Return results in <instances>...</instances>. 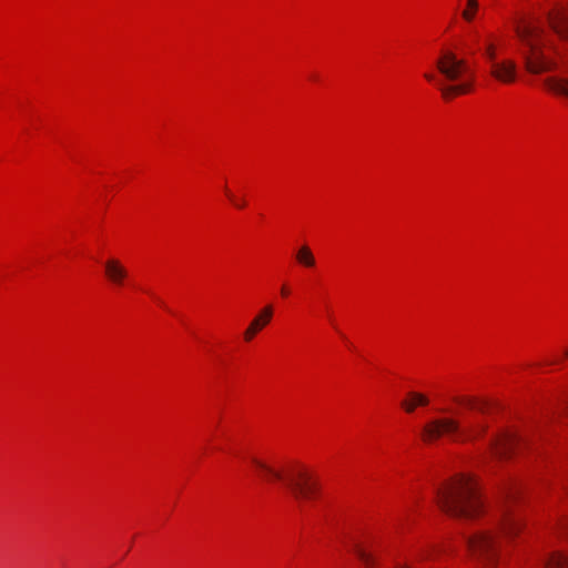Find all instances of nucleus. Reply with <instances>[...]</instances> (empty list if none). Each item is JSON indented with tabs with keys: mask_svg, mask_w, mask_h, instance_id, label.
Wrapping results in <instances>:
<instances>
[{
	"mask_svg": "<svg viewBox=\"0 0 568 568\" xmlns=\"http://www.w3.org/2000/svg\"><path fill=\"white\" fill-rule=\"evenodd\" d=\"M251 463L263 480L282 481L297 501L312 499L318 493V481L302 466L291 467L284 473L256 457L251 458Z\"/></svg>",
	"mask_w": 568,
	"mask_h": 568,
	"instance_id": "4",
	"label": "nucleus"
},
{
	"mask_svg": "<svg viewBox=\"0 0 568 568\" xmlns=\"http://www.w3.org/2000/svg\"><path fill=\"white\" fill-rule=\"evenodd\" d=\"M526 446V440L518 434L506 432L491 440L493 454L500 459L508 458L516 450Z\"/></svg>",
	"mask_w": 568,
	"mask_h": 568,
	"instance_id": "8",
	"label": "nucleus"
},
{
	"mask_svg": "<svg viewBox=\"0 0 568 568\" xmlns=\"http://www.w3.org/2000/svg\"><path fill=\"white\" fill-rule=\"evenodd\" d=\"M485 55L487 57V59L489 60L490 62V65H493V61H498L496 59V51H495V47L493 44H488L486 47V50H485Z\"/></svg>",
	"mask_w": 568,
	"mask_h": 568,
	"instance_id": "19",
	"label": "nucleus"
},
{
	"mask_svg": "<svg viewBox=\"0 0 568 568\" xmlns=\"http://www.w3.org/2000/svg\"><path fill=\"white\" fill-rule=\"evenodd\" d=\"M548 21L552 30L564 40L568 41V7L557 6L548 12ZM547 88L555 93L568 98V79L548 78Z\"/></svg>",
	"mask_w": 568,
	"mask_h": 568,
	"instance_id": "7",
	"label": "nucleus"
},
{
	"mask_svg": "<svg viewBox=\"0 0 568 568\" xmlns=\"http://www.w3.org/2000/svg\"><path fill=\"white\" fill-rule=\"evenodd\" d=\"M560 529L568 534V517L560 523Z\"/></svg>",
	"mask_w": 568,
	"mask_h": 568,
	"instance_id": "21",
	"label": "nucleus"
},
{
	"mask_svg": "<svg viewBox=\"0 0 568 568\" xmlns=\"http://www.w3.org/2000/svg\"><path fill=\"white\" fill-rule=\"evenodd\" d=\"M296 261L305 267L315 266V256H314L312 250L307 245H302L297 250Z\"/></svg>",
	"mask_w": 568,
	"mask_h": 568,
	"instance_id": "13",
	"label": "nucleus"
},
{
	"mask_svg": "<svg viewBox=\"0 0 568 568\" xmlns=\"http://www.w3.org/2000/svg\"><path fill=\"white\" fill-rule=\"evenodd\" d=\"M105 275L115 285H122L128 277L126 268L119 260L110 258L104 263Z\"/></svg>",
	"mask_w": 568,
	"mask_h": 568,
	"instance_id": "12",
	"label": "nucleus"
},
{
	"mask_svg": "<svg viewBox=\"0 0 568 568\" xmlns=\"http://www.w3.org/2000/svg\"><path fill=\"white\" fill-rule=\"evenodd\" d=\"M436 68L442 75L426 72L425 79L433 82L440 91L443 99L452 100L458 95L470 93L475 87V73L468 62L452 50H442L436 60Z\"/></svg>",
	"mask_w": 568,
	"mask_h": 568,
	"instance_id": "3",
	"label": "nucleus"
},
{
	"mask_svg": "<svg viewBox=\"0 0 568 568\" xmlns=\"http://www.w3.org/2000/svg\"><path fill=\"white\" fill-rule=\"evenodd\" d=\"M273 307L271 305L265 306L261 312L253 318L248 327L244 331V339L250 342L254 336L263 329L272 320Z\"/></svg>",
	"mask_w": 568,
	"mask_h": 568,
	"instance_id": "10",
	"label": "nucleus"
},
{
	"mask_svg": "<svg viewBox=\"0 0 568 568\" xmlns=\"http://www.w3.org/2000/svg\"><path fill=\"white\" fill-rule=\"evenodd\" d=\"M435 551V547H430L429 549H423L420 551L422 559H428L432 557V552Z\"/></svg>",
	"mask_w": 568,
	"mask_h": 568,
	"instance_id": "20",
	"label": "nucleus"
},
{
	"mask_svg": "<svg viewBox=\"0 0 568 568\" xmlns=\"http://www.w3.org/2000/svg\"><path fill=\"white\" fill-rule=\"evenodd\" d=\"M514 29L521 44L520 53L528 72L538 74L556 69V62L542 51L544 30L535 20L518 18L514 23Z\"/></svg>",
	"mask_w": 568,
	"mask_h": 568,
	"instance_id": "5",
	"label": "nucleus"
},
{
	"mask_svg": "<svg viewBox=\"0 0 568 568\" xmlns=\"http://www.w3.org/2000/svg\"><path fill=\"white\" fill-rule=\"evenodd\" d=\"M458 403L465 405L468 409L484 414L486 412V404L476 400L475 398H460Z\"/></svg>",
	"mask_w": 568,
	"mask_h": 568,
	"instance_id": "16",
	"label": "nucleus"
},
{
	"mask_svg": "<svg viewBox=\"0 0 568 568\" xmlns=\"http://www.w3.org/2000/svg\"><path fill=\"white\" fill-rule=\"evenodd\" d=\"M281 293H282L283 296H287L288 295V290L285 286H283L282 290H281Z\"/></svg>",
	"mask_w": 568,
	"mask_h": 568,
	"instance_id": "22",
	"label": "nucleus"
},
{
	"mask_svg": "<svg viewBox=\"0 0 568 568\" xmlns=\"http://www.w3.org/2000/svg\"><path fill=\"white\" fill-rule=\"evenodd\" d=\"M565 356L568 357V348L565 351Z\"/></svg>",
	"mask_w": 568,
	"mask_h": 568,
	"instance_id": "23",
	"label": "nucleus"
},
{
	"mask_svg": "<svg viewBox=\"0 0 568 568\" xmlns=\"http://www.w3.org/2000/svg\"><path fill=\"white\" fill-rule=\"evenodd\" d=\"M545 568H568V557L560 551H555L545 561Z\"/></svg>",
	"mask_w": 568,
	"mask_h": 568,
	"instance_id": "15",
	"label": "nucleus"
},
{
	"mask_svg": "<svg viewBox=\"0 0 568 568\" xmlns=\"http://www.w3.org/2000/svg\"><path fill=\"white\" fill-rule=\"evenodd\" d=\"M477 8V0H467V8L463 11V17L466 20L470 21L474 18Z\"/></svg>",
	"mask_w": 568,
	"mask_h": 568,
	"instance_id": "17",
	"label": "nucleus"
},
{
	"mask_svg": "<svg viewBox=\"0 0 568 568\" xmlns=\"http://www.w3.org/2000/svg\"><path fill=\"white\" fill-rule=\"evenodd\" d=\"M486 425L470 415H464L462 420L454 418H437L427 423L423 428V439L432 443L442 436H447L454 442L471 440L480 436Z\"/></svg>",
	"mask_w": 568,
	"mask_h": 568,
	"instance_id": "6",
	"label": "nucleus"
},
{
	"mask_svg": "<svg viewBox=\"0 0 568 568\" xmlns=\"http://www.w3.org/2000/svg\"><path fill=\"white\" fill-rule=\"evenodd\" d=\"M376 547L373 541L366 544L355 542L353 545V551L367 568H375L377 566V559L374 555Z\"/></svg>",
	"mask_w": 568,
	"mask_h": 568,
	"instance_id": "11",
	"label": "nucleus"
},
{
	"mask_svg": "<svg viewBox=\"0 0 568 568\" xmlns=\"http://www.w3.org/2000/svg\"><path fill=\"white\" fill-rule=\"evenodd\" d=\"M516 495L517 488L515 487L508 488L505 491L504 500L499 507L493 529H480L465 537L468 549L483 568H491L496 562L499 549L497 537L501 535L505 538L511 539L523 528L520 516L513 509V501Z\"/></svg>",
	"mask_w": 568,
	"mask_h": 568,
	"instance_id": "1",
	"label": "nucleus"
},
{
	"mask_svg": "<svg viewBox=\"0 0 568 568\" xmlns=\"http://www.w3.org/2000/svg\"><path fill=\"white\" fill-rule=\"evenodd\" d=\"M490 74L503 83H511L517 77V65L513 60L493 61Z\"/></svg>",
	"mask_w": 568,
	"mask_h": 568,
	"instance_id": "9",
	"label": "nucleus"
},
{
	"mask_svg": "<svg viewBox=\"0 0 568 568\" xmlns=\"http://www.w3.org/2000/svg\"><path fill=\"white\" fill-rule=\"evenodd\" d=\"M225 194L235 207L243 209L246 205L244 200H237L227 187H225Z\"/></svg>",
	"mask_w": 568,
	"mask_h": 568,
	"instance_id": "18",
	"label": "nucleus"
},
{
	"mask_svg": "<svg viewBox=\"0 0 568 568\" xmlns=\"http://www.w3.org/2000/svg\"><path fill=\"white\" fill-rule=\"evenodd\" d=\"M409 400H403L402 406L406 412L412 413L417 405H427L428 399L425 395L418 393H409Z\"/></svg>",
	"mask_w": 568,
	"mask_h": 568,
	"instance_id": "14",
	"label": "nucleus"
},
{
	"mask_svg": "<svg viewBox=\"0 0 568 568\" xmlns=\"http://www.w3.org/2000/svg\"><path fill=\"white\" fill-rule=\"evenodd\" d=\"M436 499L442 510L454 518L471 520L484 511L477 483L468 475L456 476L439 487Z\"/></svg>",
	"mask_w": 568,
	"mask_h": 568,
	"instance_id": "2",
	"label": "nucleus"
}]
</instances>
